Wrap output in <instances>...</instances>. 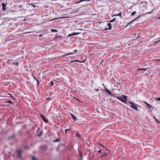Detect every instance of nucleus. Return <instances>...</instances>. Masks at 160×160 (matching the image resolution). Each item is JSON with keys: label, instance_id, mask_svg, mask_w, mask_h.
<instances>
[{"label": "nucleus", "instance_id": "473e14b6", "mask_svg": "<svg viewBox=\"0 0 160 160\" xmlns=\"http://www.w3.org/2000/svg\"><path fill=\"white\" fill-rule=\"evenodd\" d=\"M15 137V136L14 135H12L11 137H10V138H13Z\"/></svg>", "mask_w": 160, "mask_h": 160}, {"label": "nucleus", "instance_id": "9b49d317", "mask_svg": "<svg viewBox=\"0 0 160 160\" xmlns=\"http://www.w3.org/2000/svg\"><path fill=\"white\" fill-rule=\"evenodd\" d=\"M145 104H146V105H147V107L148 108H150L151 107V106L148 103L146 102H145Z\"/></svg>", "mask_w": 160, "mask_h": 160}, {"label": "nucleus", "instance_id": "1a4fd4ad", "mask_svg": "<svg viewBox=\"0 0 160 160\" xmlns=\"http://www.w3.org/2000/svg\"><path fill=\"white\" fill-rule=\"evenodd\" d=\"M107 25H108V26L109 27L108 29L109 30L111 29V24L110 23H108Z\"/></svg>", "mask_w": 160, "mask_h": 160}, {"label": "nucleus", "instance_id": "cd10ccee", "mask_svg": "<svg viewBox=\"0 0 160 160\" xmlns=\"http://www.w3.org/2000/svg\"><path fill=\"white\" fill-rule=\"evenodd\" d=\"M32 160H36V158L33 156L32 157Z\"/></svg>", "mask_w": 160, "mask_h": 160}, {"label": "nucleus", "instance_id": "7ed1b4c3", "mask_svg": "<svg viewBox=\"0 0 160 160\" xmlns=\"http://www.w3.org/2000/svg\"><path fill=\"white\" fill-rule=\"evenodd\" d=\"M22 152V151L21 150H19L17 151V153L19 156V157L20 158L21 157V153Z\"/></svg>", "mask_w": 160, "mask_h": 160}, {"label": "nucleus", "instance_id": "2eb2a0df", "mask_svg": "<svg viewBox=\"0 0 160 160\" xmlns=\"http://www.w3.org/2000/svg\"><path fill=\"white\" fill-rule=\"evenodd\" d=\"M71 116L72 118L73 119H75L76 118V117H75L73 114H71Z\"/></svg>", "mask_w": 160, "mask_h": 160}, {"label": "nucleus", "instance_id": "393cba45", "mask_svg": "<svg viewBox=\"0 0 160 160\" xmlns=\"http://www.w3.org/2000/svg\"><path fill=\"white\" fill-rule=\"evenodd\" d=\"M76 136L78 138H79L80 136V135L79 133H76Z\"/></svg>", "mask_w": 160, "mask_h": 160}, {"label": "nucleus", "instance_id": "f704fd0d", "mask_svg": "<svg viewBox=\"0 0 160 160\" xmlns=\"http://www.w3.org/2000/svg\"><path fill=\"white\" fill-rule=\"evenodd\" d=\"M7 102L9 103H11V104H12V102L10 101H8Z\"/></svg>", "mask_w": 160, "mask_h": 160}, {"label": "nucleus", "instance_id": "58836bf2", "mask_svg": "<svg viewBox=\"0 0 160 160\" xmlns=\"http://www.w3.org/2000/svg\"><path fill=\"white\" fill-rule=\"evenodd\" d=\"M99 145H100L102 147H104V146H102V145H101V144H99Z\"/></svg>", "mask_w": 160, "mask_h": 160}, {"label": "nucleus", "instance_id": "bb28decb", "mask_svg": "<svg viewBox=\"0 0 160 160\" xmlns=\"http://www.w3.org/2000/svg\"><path fill=\"white\" fill-rule=\"evenodd\" d=\"M70 129H71L70 128L69 129H65V133H66L67 132V131L70 130Z\"/></svg>", "mask_w": 160, "mask_h": 160}, {"label": "nucleus", "instance_id": "4c0bfd02", "mask_svg": "<svg viewBox=\"0 0 160 160\" xmlns=\"http://www.w3.org/2000/svg\"><path fill=\"white\" fill-rule=\"evenodd\" d=\"M80 156H81V159H82V155L81 154H80Z\"/></svg>", "mask_w": 160, "mask_h": 160}, {"label": "nucleus", "instance_id": "37998d69", "mask_svg": "<svg viewBox=\"0 0 160 160\" xmlns=\"http://www.w3.org/2000/svg\"><path fill=\"white\" fill-rule=\"evenodd\" d=\"M157 60L158 61H160V59H158V60Z\"/></svg>", "mask_w": 160, "mask_h": 160}, {"label": "nucleus", "instance_id": "7c9ffc66", "mask_svg": "<svg viewBox=\"0 0 160 160\" xmlns=\"http://www.w3.org/2000/svg\"><path fill=\"white\" fill-rule=\"evenodd\" d=\"M55 37L57 38H60L61 37H62L61 36H58V35H56L55 36Z\"/></svg>", "mask_w": 160, "mask_h": 160}, {"label": "nucleus", "instance_id": "f257e3e1", "mask_svg": "<svg viewBox=\"0 0 160 160\" xmlns=\"http://www.w3.org/2000/svg\"><path fill=\"white\" fill-rule=\"evenodd\" d=\"M129 103L131 104L130 105V106L131 108L134 109L135 110H138V108L136 106V105H135L132 103L131 102H130Z\"/></svg>", "mask_w": 160, "mask_h": 160}, {"label": "nucleus", "instance_id": "9d476101", "mask_svg": "<svg viewBox=\"0 0 160 160\" xmlns=\"http://www.w3.org/2000/svg\"><path fill=\"white\" fill-rule=\"evenodd\" d=\"M122 98L124 99L125 100H127V97L126 96L122 95Z\"/></svg>", "mask_w": 160, "mask_h": 160}, {"label": "nucleus", "instance_id": "72a5a7b5", "mask_svg": "<svg viewBox=\"0 0 160 160\" xmlns=\"http://www.w3.org/2000/svg\"><path fill=\"white\" fill-rule=\"evenodd\" d=\"M35 79L37 80V85H38V84H39V81L38 80V79Z\"/></svg>", "mask_w": 160, "mask_h": 160}, {"label": "nucleus", "instance_id": "aec40b11", "mask_svg": "<svg viewBox=\"0 0 160 160\" xmlns=\"http://www.w3.org/2000/svg\"><path fill=\"white\" fill-rule=\"evenodd\" d=\"M8 95H9L10 97L11 98H14L13 96L11 94L9 93H8Z\"/></svg>", "mask_w": 160, "mask_h": 160}, {"label": "nucleus", "instance_id": "f8f14e48", "mask_svg": "<svg viewBox=\"0 0 160 160\" xmlns=\"http://www.w3.org/2000/svg\"><path fill=\"white\" fill-rule=\"evenodd\" d=\"M89 0H80L78 2H77V3H80V2H83V1H89Z\"/></svg>", "mask_w": 160, "mask_h": 160}, {"label": "nucleus", "instance_id": "423d86ee", "mask_svg": "<svg viewBox=\"0 0 160 160\" xmlns=\"http://www.w3.org/2000/svg\"><path fill=\"white\" fill-rule=\"evenodd\" d=\"M72 54H73V53H68L67 54H66V55H62V57L64 58V57H65V56H67L69 55H72Z\"/></svg>", "mask_w": 160, "mask_h": 160}, {"label": "nucleus", "instance_id": "0eeeda50", "mask_svg": "<svg viewBox=\"0 0 160 160\" xmlns=\"http://www.w3.org/2000/svg\"><path fill=\"white\" fill-rule=\"evenodd\" d=\"M105 90H106V91H107V92L108 94H109L110 95L112 94L111 92L108 89H107V88H106Z\"/></svg>", "mask_w": 160, "mask_h": 160}, {"label": "nucleus", "instance_id": "20e7f679", "mask_svg": "<svg viewBox=\"0 0 160 160\" xmlns=\"http://www.w3.org/2000/svg\"><path fill=\"white\" fill-rule=\"evenodd\" d=\"M117 98L119 100L121 101H122V102L125 103V102H126L123 99H122V97H117Z\"/></svg>", "mask_w": 160, "mask_h": 160}, {"label": "nucleus", "instance_id": "6ab92c4d", "mask_svg": "<svg viewBox=\"0 0 160 160\" xmlns=\"http://www.w3.org/2000/svg\"><path fill=\"white\" fill-rule=\"evenodd\" d=\"M60 141V138H58V139H57L56 140H54V142H59Z\"/></svg>", "mask_w": 160, "mask_h": 160}, {"label": "nucleus", "instance_id": "ddd939ff", "mask_svg": "<svg viewBox=\"0 0 160 160\" xmlns=\"http://www.w3.org/2000/svg\"><path fill=\"white\" fill-rule=\"evenodd\" d=\"M49 85H51V86H53L54 85V82L52 81L50 82Z\"/></svg>", "mask_w": 160, "mask_h": 160}, {"label": "nucleus", "instance_id": "79ce46f5", "mask_svg": "<svg viewBox=\"0 0 160 160\" xmlns=\"http://www.w3.org/2000/svg\"><path fill=\"white\" fill-rule=\"evenodd\" d=\"M16 65L17 66L18 65V63H17L16 64Z\"/></svg>", "mask_w": 160, "mask_h": 160}, {"label": "nucleus", "instance_id": "c756f323", "mask_svg": "<svg viewBox=\"0 0 160 160\" xmlns=\"http://www.w3.org/2000/svg\"><path fill=\"white\" fill-rule=\"evenodd\" d=\"M155 99H157L158 101H160V97L159 98H155Z\"/></svg>", "mask_w": 160, "mask_h": 160}, {"label": "nucleus", "instance_id": "a211bd4d", "mask_svg": "<svg viewBox=\"0 0 160 160\" xmlns=\"http://www.w3.org/2000/svg\"><path fill=\"white\" fill-rule=\"evenodd\" d=\"M51 31L53 32H58V30H56V29H52L51 30Z\"/></svg>", "mask_w": 160, "mask_h": 160}, {"label": "nucleus", "instance_id": "6e6552de", "mask_svg": "<svg viewBox=\"0 0 160 160\" xmlns=\"http://www.w3.org/2000/svg\"><path fill=\"white\" fill-rule=\"evenodd\" d=\"M147 69V68H140L139 69H138V70L139 71H140L141 70H144V71H146V70Z\"/></svg>", "mask_w": 160, "mask_h": 160}, {"label": "nucleus", "instance_id": "a878e982", "mask_svg": "<svg viewBox=\"0 0 160 160\" xmlns=\"http://www.w3.org/2000/svg\"><path fill=\"white\" fill-rule=\"evenodd\" d=\"M79 62V60H73V61H71V62Z\"/></svg>", "mask_w": 160, "mask_h": 160}, {"label": "nucleus", "instance_id": "e433bc0d", "mask_svg": "<svg viewBox=\"0 0 160 160\" xmlns=\"http://www.w3.org/2000/svg\"><path fill=\"white\" fill-rule=\"evenodd\" d=\"M101 150H99L98 151V152L99 153H101Z\"/></svg>", "mask_w": 160, "mask_h": 160}, {"label": "nucleus", "instance_id": "ea45409f", "mask_svg": "<svg viewBox=\"0 0 160 160\" xmlns=\"http://www.w3.org/2000/svg\"><path fill=\"white\" fill-rule=\"evenodd\" d=\"M39 36L40 37H42V35L41 34H40L39 35Z\"/></svg>", "mask_w": 160, "mask_h": 160}, {"label": "nucleus", "instance_id": "4be33fe9", "mask_svg": "<svg viewBox=\"0 0 160 160\" xmlns=\"http://www.w3.org/2000/svg\"><path fill=\"white\" fill-rule=\"evenodd\" d=\"M116 20V18H114L112 20H111L110 22H114Z\"/></svg>", "mask_w": 160, "mask_h": 160}, {"label": "nucleus", "instance_id": "a19ab883", "mask_svg": "<svg viewBox=\"0 0 160 160\" xmlns=\"http://www.w3.org/2000/svg\"><path fill=\"white\" fill-rule=\"evenodd\" d=\"M117 11H118V10H116L115 11H114V12H117Z\"/></svg>", "mask_w": 160, "mask_h": 160}, {"label": "nucleus", "instance_id": "c03bdc74", "mask_svg": "<svg viewBox=\"0 0 160 160\" xmlns=\"http://www.w3.org/2000/svg\"><path fill=\"white\" fill-rule=\"evenodd\" d=\"M153 117H154V118H155L156 120V119L155 117L154 116Z\"/></svg>", "mask_w": 160, "mask_h": 160}, {"label": "nucleus", "instance_id": "39448f33", "mask_svg": "<svg viewBox=\"0 0 160 160\" xmlns=\"http://www.w3.org/2000/svg\"><path fill=\"white\" fill-rule=\"evenodd\" d=\"M2 9L3 10H5L6 9V8H5L6 7V4L4 3H2Z\"/></svg>", "mask_w": 160, "mask_h": 160}, {"label": "nucleus", "instance_id": "412c9836", "mask_svg": "<svg viewBox=\"0 0 160 160\" xmlns=\"http://www.w3.org/2000/svg\"><path fill=\"white\" fill-rule=\"evenodd\" d=\"M42 133H43V131H41L40 132V133L38 135V136L39 137H40L42 135Z\"/></svg>", "mask_w": 160, "mask_h": 160}, {"label": "nucleus", "instance_id": "c85d7f7f", "mask_svg": "<svg viewBox=\"0 0 160 160\" xmlns=\"http://www.w3.org/2000/svg\"><path fill=\"white\" fill-rule=\"evenodd\" d=\"M138 18H139V17H137V18H136V19H134V20H132V21H131L130 23H129L128 24H130V23H131V22H133V21H134L135 20H136V19H137Z\"/></svg>", "mask_w": 160, "mask_h": 160}, {"label": "nucleus", "instance_id": "a18cd8bd", "mask_svg": "<svg viewBox=\"0 0 160 160\" xmlns=\"http://www.w3.org/2000/svg\"><path fill=\"white\" fill-rule=\"evenodd\" d=\"M138 37H139V36L137 38H138Z\"/></svg>", "mask_w": 160, "mask_h": 160}, {"label": "nucleus", "instance_id": "f3484780", "mask_svg": "<svg viewBox=\"0 0 160 160\" xmlns=\"http://www.w3.org/2000/svg\"><path fill=\"white\" fill-rule=\"evenodd\" d=\"M79 33H80V32H77V33L73 32V33H72L73 36L77 35L79 34Z\"/></svg>", "mask_w": 160, "mask_h": 160}, {"label": "nucleus", "instance_id": "4468645a", "mask_svg": "<svg viewBox=\"0 0 160 160\" xmlns=\"http://www.w3.org/2000/svg\"><path fill=\"white\" fill-rule=\"evenodd\" d=\"M121 13H122V12H121L119 13H118V14H116L115 15V16H120L121 17H122V16L121 15Z\"/></svg>", "mask_w": 160, "mask_h": 160}, {"label": "nucleus", "instance_id": "c9c22d12", "mask_svg": "<svg viewBox=\"0 0 160 160\" xmlns=\"http://www.w3.org/2000/svg\"><path fill=\"white\" fill-rule=\"evenodd\" d=\"M78 52V50L76 49V50H75L73 51V52Z\"/></svg>", "mask_w": 160, "mask_h": 160}, {"label": "nucleus", "instance_id": "b1692460", "mask_svg": "<svg viewBox=\"0 0 160 160\" xmlns=\"http://www.w3.org/2000/svg\"><path fill=\"white\" fill-rule=\"evenodd\" d=\"M136 13V12H132L131 14V15H134Z\"/></svg>", "mask_w": 160, "mask_h": 160}, {"label": "nucleus", "instance_id": "49530a36", "mask_svg": "<svg viewBox=\"0 0 160 160\" xmlns=\"http://www.w3.org/2000/svg\"><path fill=\"white\" fill-rule=\"evenodd\" d=\"M159 18V19H160V17Z\"/></svg>", "mask_w": 160, "mask_h": 160}, {"label": "nucleus", "instance_id": "f03ea898", "mask_svg": "<svg viewBox=\"0 0 160 160\" xmlns=\"http://www.w3.org/2000/svg\"><path fill=\"white\" fill-rule=\"evenodd\" d=\"M40 116L43 121L47 123L48 122V120L46 119L45 117L42 114L40 115Z\"/></svg>", "mask_w": 160, "mask_h": 160}, {"label": "nucleus", "instance_id": "dca6fc26", "mask_svg": "<svg viewBox=\"0 0 160 160\" xmlns=\"http://www.w3.org/2000/svg\"><path fill=\"white\" fill-rule=\"evenodd\" d=\"M79 33H80V32H77V33L73 32V33H72L73 36L77 35L79 34Z\"/></svg>", "mask_w": 160, "mask_h": 160}, {"label": "nucleus", "instance_id": "2f4dec72", "mask_svg": "<svg viewBox=\"0 0 160 160\" xmlns=\"http://www.w3.org/2000/svg\"><path fill=\"white\" fill-rule=\"evenodd\" d=\"M73 36L72 33H71V34H69L68 35V37H70L71 36Z\"/></svg>", "mask_w": 160, "mask_h": 160}, {"label": "nucleus", "instance_id": "5701e85b", "mask_svg": "<svg viewBox=\"0 0 160 160\" xmlns=\"http://www.w3.org/2000/svg\"><path fill=\"white\" fill-rule=\"evenodd\" d=\"M47 148V147L46 146H43L42 147V149L44 150L46 149Z\"/></svg>", "mask_w": 160, "mask_h": 160}]
</instances>
